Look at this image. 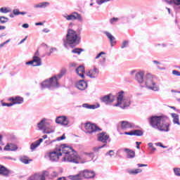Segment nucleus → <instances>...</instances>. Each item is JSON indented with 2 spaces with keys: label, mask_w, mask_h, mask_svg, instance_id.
<instances>
[{
  "label": "nucleus",
  "mask_w": 180,
  "mask_h": 180,
  "mask_svg": "<svg viewBox=\"0 0 180 180\" xmlns=\"http://www.w3.org/2000/svg\"><path fill=\"white\" fill-rule=\"evenodd\" d=\"M148 122L153 129L159 131H169V118L165 115H152Z\"/></svg>",
  "instance_id": "2"
},
{
  "label": "nucleus",
  "mask_w": 180,
  "mask_h": 180,
  "mask_svg": "<svg viewBox=\"0 0 180 180\" xmlns=\"http://www.w3.org/2000/svg\"><path fill=\"white\" fill-rule=\"evenodd\" d=\"M129 46V41L124 40L121 44V49H126Z\"/></svg>",
  "instance_id": "42"
},
{
  "label": "nucleus",
  "mask_w": 180,
  "mask_h": 180,
  "mask_svg": "<svg viewBox=\"0 0 180 180\" xmlns=\"http://www.w3.org/2000/svg\"><path fill=\"white\" fill-rule=\"evenodd\" d=\"M27 180H37L36 174H33L32 176H30Z\"/></svg>",
  "instance_id": "53"
},
{
  "label": "nucleus",
  "mask_w": 180,
  "mask_h": 180,
  "mask_svg": "<svg viewBox=\"0 0 180 180\" xmlns=\"http://www.w3.org/2000/svg\"><path fill=\"white\" fill-rule=\"evenodd\" d=\"M56 123L62 126H68L70 122L65 116H59L56 119Z\"/></svg>",
  "instance_id": "11"
},
{
  "label": "nucleus",
  "mask_w": 180,
  "mask_h": 180,
  "mask_svg": "<svg viewBox=\"0 0 180 180\" xmlns=\"http://www.w3.org/2000/svg\"><path fill=\"white\" fill-rule=\"evenodd\" d=\"M171 116L172 117H173V123L174 124H178L179 126L180 125L179 115L178 114L172 113Z\"/></svg>",
  "instance_id": "27"
},
{
  "label": "nucleus",
  "mask_w": 180,
  "mask_h": 180,
  "mask_svg": "<svg viewBox=\"0 0 180 180\" xmlns=\"http://www.w3.org/2000/svg\"><path fill=\"white\" fill-rule=\"evenodd\" d=\"M4 151H16L18 150V145L13 142H8L4 148Z\"/></svg>",
  "instance_id": "16"
},
{
  "label": "nucleus",
  "mask_w": 180,
  "mask_h": 180,
  "mask_svg": "<svg viewBox=\"0 0 180 180\" xmlns=\"http://www.w3.org/2000/svg\"><path fill=\"white\" fill-rule=\"evenodd\" d=\"M127 172L129 175H137L138 174H141V172H143V170L141 169H127Z\"/></svg>",
  "instance_id": "23"
},
{
  "label": "nucleus",
  "mask_w": 180,
  "mask_h": 180,
  "mask_svg": "<svg viewBox=\"0 0 180 180\" xmlns=\"http://www.w3.org/2000/svg\"><path fill=\"white\" fill-rule=\"evenodd\" d=\"M135 79L139 84L144 82V72H139L136 74Z\"/></svg>",
  "instance_id": "20"
},
{
  "label": "nucleus",
  "mask_w": 180,
  "mask_h": 180,
  "mask_svg": "<svg viewBox=\"0 0 180 180\" xmlns=\"http://www.w3.org/2000/svg\"><path fill=\"white\" fill-rule=\"evenodd\" d=\"M83 155H85L89 158V160H86L84 162H88V161H92V160H94V153L84 152Z\"/></svg>",
  "instance_id": "30"
},
{
  "label": "nucleus",
  "mask_w": 180,
  "mask_h": 180,
  "mask_svg": "<svg viewBox=\"0 0 180 180\" xmlns=\"http://www.w3.org/2000/svg\"><path fill=\"white\" fill-rule=\"evenodd\" d=\"M115 99H116V97L113 96L112 94H109L108 95H105L101 98V101L103 103H112L115 102Z\"/></svg>",
  "instance_id": "10"
},
{
  "label": "nucleus",
  "mask_w": 180,
  "mask_h": 180,
  "mask_svg": "<svg viewBox=\"0 0 180 180\" xmlns=\"http://www.w3.org/2000/svg\"><path fill=\"white\" fill-rule=\"evenodd\" d=\"M124 134H126L127 136H134V134H133V131H125L124 133Z\"/></svg>",
  "instance_id": "57"
},
{
  "label": "nucleus",
  "mask_w": 180,
  "mask_h": 180,
  "mask_svg": "<svg viewBox=\"0 0 180 180\" xmlns=\"http://www.w3.org/2000/svg\"><path fill=\"white\" fill-rule=\"evenodd\" d=\"M1 106H7L8 108H11V106H13L14 103H4L3 100L1 101Z\"/></svg>",
  "instance_id": "40"
},
{
  "label": "nucleus",
  "mask_w": 180,
  "mask_h": 180,
  "mask_svg": "<svg viewBox=\"0 0 180 180\" xmlns=\"http://www.w3.org/2000/svg\"><path fill=\"white\" fill-rule=\"evenodd\" d=\"M37 180H46V177L40 174H36Z\"/></svg>",
  "instance_id": "43"
},
{
  "label": "nucleus",
  "mask_w": 180,
  "mask_h": 180,
  "mask_svg": "<svg viewBox=\"0 0 180 180\" xmlns=\"http://www.w3.org/2000/svg\"><path fill=\"white\" fill-rule=\"evenodd\" d=\"M49 128L46 127V134H50L51 133H54L53 129H48Z\"/></svg>",
  "instance_id": "58"
},
{
  "label": "nucleus",
  "mask_w": 180,
  "mask_h": 180,
  "mask_svg": "<svg viewBox=\"0 0 180 180\" xmlns=\"http://www.w3.org/2000/svg\"><path fill=\"white\" fill-rule=\"evenodd\" d=\"M110 0H97L96 3L98 5H102V4H105V2H109Z\"/></svg>",
  "instance_id": "47"
},
{
  "label": "nucleus",
  "mask_w": 180,
  "mask_h": 180,
  "mask_svg": "<svg viewBox=\"0 0 180 180\" xmlns=\"http://www.w3.org/2000/svg\"><path fill=\"white\" fill-rule=\"evenodd\" d=\"M20 162H22L23 164H29V162H30V161H32V160H29V159L27 158V157H26V156L21 157V158H20Z\"/></svg>",
  "instance_id": "36"
},
{
  "label": "nucleus",
  "mask_w": 180,
  "mask_h": 180,
  "mask_svg": "<svg viewBox=\"0 0 180 180\" xmlns=\"http://www.w3.org/2000/svg\"><path fill=\"white\" fill-rule=\"evenodd\" d=\"M85 133L86 134H94V133H96V131H101L102 129H101L96 124H92L91 122H86L84 125Z\"/></svg>",
  "instance_id": "7"
},
{
  "label": "nucleus",
  "mask_w": 180,
  "mask_h": 180,
  "mask_svg": "<svg viewBox=\"0 0 180 180\" xmlns=\"http://www.w3.org/2000/svg\"><path fill=\"white\" fill-rule=\"evenodd\" d=\"M172 74H173V75H175L176 77H180V72L176 70H172Z\"/></svg>",
  "instance_id": "50"
},
{
  "label": "nucleus",
  "mask_w": 180,
  "mask_h": 180,
  "mask_svg": "<svg viewBox=\"0 0 180 180\" xmlns=\"http://www.w3.org/2000/svg\"><path fill=\"white\" fill-rule=\"evenodd\" d=\"M26 65H32L34 67V63L33 62V59L32 60H30L28 62H26Z\"/></svg>",
  "instance_id": "54"
},
{
  "label": "nucleus",
  "mask_w": 180,
  "mask_h": 180,
  "mask_svg": "<svg viewBox=\"0 0 180 180\" xmlns=\"http://www.w3.org/2000/svg\"><path fill=\"white\" fill-rule=\"evenodd\" d=\"M67 70L65 69H62L60 70V74L57 76H53L52 77L49 78V79H46L45 81L41 83V89H53V88H58L60 86V83H58V79L63 78V76L65 75Z\"/></svg>",
  "instance_id": "4"
},
{
  "label": "nucleus",
  "mask_w": 180,
  "mask_h": 180,
  "mask_svg": "<svg viewBox=\"0 0 180 180\" xmlns=\"http://www.w3.org/2000/svg\"><path fill=\"white\" fill-rule=\"evenodd\" d=\"M41 175H43L46 178V176H49V175H50V174L49 173L48 171H44Z\"/></svg>",
  "instance_id": "55"
},
{
  "label": "nucleus",
  "mask_w": 180,
  "mask_h": 180,
  "mask_svg": "<svg viewBox=\"0 0 180 180\" xmlns=\"http://www.w3.org/2000/svg\"><path fill=\"white\" fill-rule=\"evenodd\" d=\"M122 150L127 153V158H134L136 157V152L134 150L127 148H124Z\"/></svg>",
  "instance_id": "21"
},
{
  "label": "nucleus",
  "mask_w": 180,
  "mask_h": 180,
  "mask_svg": "<svg viewBox=\"0 0 180 180\" xmlns=\"http://www.w3.org/2000/svg\"><path fill=\"white\" fill-rule=\"evenodd\" d=\"M63 16L66 20H79V22H82V16L77 12H73L70 15L65 13Z\"/></svg>",
  "instance_id": "8"
},
{
  "label": "nucleus",
  "mask_w": 180,
  "mask_h": 180,
  "mask_svg": "<svg viewBox=\"0 0 180 180\" xmlns=\"http://www.w3.org/2000/svg\"><path fill=\"white\" fill-rule=\"evenodd\" d=\"M153 64H155V65H157V68H158V70H165V68H160L159 65H161V63H160V61L158 60H153Z\"/></svg>",
  "instance_id": "39"
},
{
  "label": "nucleus",
  "mask_w": 180,
  "mask_h": 180,
  "mask_svg": "<svg viewBox=\"0 0 180 180\" xmlns=\"http://www.w3.org/2000/svg\"><path fill=\"white\" fill-rule=\"evenodd\" d=\"M174 172L175 175H176L177 176H180V168H174Z\"/></svg>",
  "instance_id": "46"
},
{
  "label": "nucleus",
  "mask_w": 180,
  "mask_h": 180,
  "mask_svg": "<svg viewBox=\"0 0 180 180\" xmlns=\"http://www.w3.org/2000/svg\"><path fill=\"white\" fill-rule=\"evenodd\" d=\"M148 150H150L149 154H154L157 148L154 147L153 143H148Z\"/></svg>",
  "instance_id": "31"
},
{
  "label": "nucleus",
  "mask_w": 180,
  "mask_h": 180,
  "mask_svg": "<svg viewBox=\"0 0 180 180\" xmlns=\"http://www.w3.org/2000/svg\"><path fill=\"white\" fill-rule=\"evenodd\" d=\"M69 179L71 180H81L82 179V174H81V172L75 175H70L69 176Z\"/></svg>",
  "instance_id": "28"
},
{
  "label": "nucleus",
  "mask_w": 180,
  "mask_h": 180,
  "mask_svg": "<svg viewBox=\"0 0 180 180\" xmlns=\"http://www.w3.org/2000/svg\"><path fill=\"white\" fill-rule=\"evenodd\" d=\"M106 156H109L110 157V158H112L113 157V155H115V150H108L106 153H105Z\"/></svg>",
  "instance_id": "41"
},
{
  "label": "nucleus",
  "mask_w": 180,
  "mask_h": 180,
  "mask_svg": "<svg viewBox=\"0 0 180 180\" xmlns=\"http://www.w3.org/2000/svg\"><path fill=\"white\" fill-rule=\"evenodd\" d=\"M56 140L50 141V140H46L44 142V146H50V144H52V143H54Z\"/></svg>",
  "instance_id": "49"
},
{
  "label": "nucleus",
  "mask_w": 180,
  "mask_h": 180,
  "mask_svg": "<svg viewBox=\"0 0 180 180\" xmlns=\"http://www.w3.org/2000/svg\"><path fill=\"white\" fill-rule=\"evenodd\" d=\"M156 146H158L159 147H161L162 148H167V146H165L164 145H162V143L161 142L157 143Z\"/></svg>",
  "instance_id": "56"
},
{
  "label": "nucleus",
  "mask_w": 180,
  "mask_h": 180,
  "mask_svg": "<svg viewBox=\"0 0 180 180\" xmlns=\"http://www.w3.org/2000/svg\"><path fill=\"white\" fill-rule=\"evenodd\" d=\"M51 176H53V178H56V176H57L58 175V173H57V172H53L51 174Z\"/></svg>",
  "instance_id": "59"
},
{
  "label": "nucleus",
  "mask_w": 180,
  "mask_h": 180,
  "mask_svg": "<svg viewBox=\"0 0 180 180\" xmlns=\"http://www.w3.org/2000/svg\"><path fill=\"white\" fill-rule=\"evenodd\" d=\"M46 120H47L46 118H43L38 124L37 127L39 130H43L45 127H47L46 126Z\"/></svg>",
  "instance_id": "26"
},
{
  "label": "nucleus",
  "mask_w": 180,
  "mask_h": 180,
  "mask_svg": "<svg viewBox=\"0 0 180 180\" xmlns=\"http://www.w3.org/2000/svg\"><path fill=\"white\" fill-rule=\"evenodd\" d=\"M81 43V36L77 33L74 30L69 28L66 34V38L63 39V46L65 49L70 47H75Z\"/></svg>",
  "instance_id": "3"
},
{
  "label": "nucleus",
  "mask_w": 180,
  "mask_h": 180,
  "mask_svg": "<svg viewBox=\"0 0 180 180\" xmlns=\"http://www.w3.org/2000/svg\"><path fill=\"white\" fill-rule=\"evenodd\" d=\"M9 22V18L5 16H0V23L4 25L5 23H8Z\"/></svg>",
  "instance_id": "34"
},
{
  "label": "nucleus",
  "mask_w": 180,
  "mask_h": 180,
  "mask_svg": "<svg viewBox=\"0 0 180 180\" xmlns=\"http://www.w3.org/2000/svg\"><path fill=\"white\" fill-rule=\"evenodd\" d=\"M22 27H23L24 29H27L29 27V24L25 23L22 25Z\"/></svg>",
  "instance_id": "64"
},
{
  "label": "nucleus",
  "mask_w": 180,
  "mask_h": 180,
  "mask_svg": "<svg viewBox=\"0 0 180 180\" xmlns=\"http://www.w3.org/2000/svg\"><path fill=\"white\" fill-rule=\"evenodd\" d=\"M137 167H148V165H146V164H137Z\"/></svg>",
  "instance_id": "61"
},
{
  "label": "nucleus",
  "mask_w": 180,
  "mask_h": 180,
  "mask_svg": "<svg viewBox=\"0 0 180 180\" xmlns=\"http://www.w3.org/2000/svg\"><path fill=\"white\" fill-rule=\"evenodd\" d=\"M117 20H119V18H112L110 20V23L111 25H115V23H116L117 22Z\"/></svg>",
  "instance_id": "45"
},
{
  "label": "nucleus",
  "mask_w": 180,
  "mask_h": 180,
  "mask_svg": "<svg viewBox=\"0 0 180 180\" xmlns=\"http://www.w3.org/2000/svg\"><path fill=\"white\" fill-rule=\"evenodd\" d=\"M82 176L86 179H92L96 176V174L94 170L85 169L83 172H81Z\"/></svg>",
  "instance_id": "12"
},
{
  "label": "nucleus",
  "mask_w": 180,
  "mask_h": 180,
  "mask_svg": "<svg viewBox=\"0 0 180 180\" xmlns=\"http://www.w3.org/2000/svg\"><path fill=\"white\" fill-rule=\"evenodd\" d=\"M134 136H137L139 137L143 136L144 134V131L141 129H135L133 131Z\"/></svg>",
  "instance_id": "32"
},
{
  "label": "nucleus",
  "mask_w": 180,
  "mask_h": 180,
  "mask_svg": "<svg viewBox=\"0 0 180 180\" xmlns=\"http://www.w3.org/2000/svg\"><path fill=\"white\" fill-rule=\"evenodd\" d=\"M106 54V53L101 51L96 56V60H98L99 58L102 57V56Z\"/></svg>",
  "instance_id": "51"
},
{
  "label": "nucleus",
  "mask_w": 180,
  "mask_h": 180,
  "mask_svg": "<svg viewBox=\"0 0 180 180\" xmlns=\"http://www.w3.org/2000/svg\"><path fill=\"white\" fill-rule=\"evenodd\" d=\"M61 140H65V134H63V136H59L56 139L57 141H61Z\"/></svg>",
  "instance_id": "52"
},
{
  "label": "nucleus",
  "mask_w": 180,
  "mask_h": 180,
  "mask_svg": "<svg viewBox=\"0 0 180 180\" xmlns=\"http://www.w3.org/2000/svg\"><path fill=\"white\" fill-rule=\"evenodd\" d=\"M145 85L148 89L152 91H160V87L155 84L153 75L148 73L145 77Z\"/></svg>",
  "instance_id": "6"
},
{
  "label": "nucleus",
  "mask_w": 180,
  "mask_h": 180,
  "mask_svg": "<svg viewBox=\"0 0 180 180\" xmlns=\"http://www.w3.org/2000/svg\"><path fill=\"white\" fill-rule=\"evenodd\" d=\"M13 13L15 16H18L20 15V11H19V9L16 8V9L13 10Z\"/></svg>",
  "instance_id": "48"
},
{
  "label": "nucleus",
  "mask_w": 180,
  "mask_h": 180,
  "mask_svg": "<svg viewBox=\"0 0 180 180\" xmlns=\"http://www.w3.org/2000/svg\"><path fill=\"white\" fill-rule=\"evenodd\" d=\"M109 139V135H106L105 132H102L98 134V141H101V143H103L105 144L108 143V140Z\"/></svg>",
  "instance_id": "17"
},
{
  "label": "nucleus",
  "mask_w": 180,
  "mask_h": 180,
  "mask_svg": "<svg viewBox=\"0 0 180 180\" xmlns=\"http://www.w3.org/2000/svg\"><path fill=\"white\" fill-rule=\"evenodd\" d=\"M8 101L14 103V105H22V103L25 102V99L23 98V97H21L20 96L10 97L8 98Z\"/></svg>",
  "instance_id": "13"
},
{
  "label": "nucleus",
  "mask_w": 180,
  "mask_h": 180,
  "mask_svg": "<svg viewBox=\"0 0 180 180\" xmlns=\"http://www.w3.org/2000/svg\"><path fill=\"white\" fill-rule=\"evenodd\" d=\"M105 146H106V143H103L102 146H96L93 148V150L94 151V153H99V150H101V148H103V147H105Z\"/></svg>",
  "instance_id": "38"
},
{
  "label": "nucleus",
  "mask_w": 180,
  "mask_h": 180,
  "mask_svg": "<svg viewBox=\"0 0 180 180\" xmlns=\"http://www.w3.org/2000/svg\"><path fill=\"white\" fill-rule=\"evenodd\" d=\"M99 104L96 106V105H90L88 103H83L82 105L78 106V108H85L86 109H96L99 108Z\"/></svg>",
  "instance_id": "25"
},
{
  "label": "nucleus",
  "mask_w": 180,
  "mask_h": 180,
  "mask_svg": "<svg viewBox=\"0 0 180 180\" xmlns=\"http://www.w3.org/2000/svg\"><path fill=\"white\" fill-rule=\"evenodd\" d=\"M12 10L6 8V7H1L0 8V12L1 13H9V12H11Z\"/></svg>",
  "instance_id": "37"
},
{
  "label": "nucleus",
  "mask_w": 180,
  "mask_h": 180,
  "mask_svg": "<svg viewBox=\"0 0 180 180\" xmlns=\"http://www.w3.org/2000/svg\"><path fill=\"white\" fill-rule=\"evenodd\" d=\"M139 126L135 125L134 124L128 121L121 122V129H122V130H126L127 129H139Z\"/></svg>",
  "instance_id": "9"
},
{
  "label": "nucleus",
  "mask_w": 180,
  "mask_h": 180,
  "mask_svg": "<svg viewBox=\"0 0 180 180\" xmlns=\"http://www.w3.org/2000/svg\"><path fill=\"white\" fill-rule=\"evenodd\" d=\"M9 140L11 141L10 143H15L16 142V136L15 135H11Z\"/></svg>",
  "instance_id": "44"
},
{
  "label": "nucleus",
  "mask_w": 180,
  "mask_h": 180,
  "mask_svg": "<svg viewBox=\"0 0 180 180\" xmlns=\"http://www.w3.org/2000/svg\"><path fill=\"white\" fill-rule=\"evenodd\" d=\"M41 143H43V139L40 138L39 140L31 143L30 150H32V151H34V150H36V148H37V147H39Z\"/></svg>",
  "instance_id": "22"
},
{
  "label": "nucleus",
  "mask_w": 180,
  "mask_h": 180,
  "mask_svg": "<svg viewBox=\"0 0 180 180\" xmlns=\"http://www.w3.org/2000/svg\"><path fill=\"white\" fill-rule=\"evenodd\" d=\"M75 86L79 91H85L88 88V83H86L85 80L82 79L77 82Z\"/></svg>",
  "instance_id": "15"
},
{
  "label": "nucleus",
  "mask_w": 180,
  "mask_h": 180,
  "mask_svg": "<svg viewBox=\"0 0 180 180\" xmlns=\"http://www.w3.org/2000/svg\"><path fill=\"white\" fill-rule=\"evenodd\" d=\"M165 2H167V4H168L169 5H172V4H174V0H165Z\"/></svg>",
  "instance_id": "62"
},
{
  "label": "nucleus",
  "mask_w": 180,
  "mask_h": 180,
  "mask_svg": "<svg viewBox=\"0 0 180 180\" xmlns=\"http://www.w3.org/2000/svg\"><path fill=\"white\" fill-rule=\"evenodd\" d=\"M131 104V101L129 98H124V91H120L117 93V103L114 105L116 108H120V109H126L129 108Z\"/></svg>",
  "instance_id": "5"
},
{
  "label": "nucleus",
  "mask_w": 180,
  "mask_h": 180,
  "mask_svg": "<svg viewBox=\"0 0 180 180\" xmlns=\"http://www.w3.org/2000/svg\"><path fill=\"white\" fill-rule=\"evenodd\" d=\"M39 56H40V53L39 52V50H37V51L34 53L33 57H39Z\"/></svg>",
  "instance_id": "63"
},
{
  "label": "nucleus",
  "mask_w": 180,
  "mask_h": 180,
  "mask_svg": "<svg viewBox=\"0 0 180 180\" xmlns=\"http://www.w3.org/2000/svg\"><path fill=\"white\" fill-rule=\"evenodd\" d=\"M174 5H176V6H179L180 5V0H174Z\"/></svg>",
  "instance_id": "60"
},
{
  "label": "nucleus",
  "mask_w": 180,
  "mask_h": 180,
  "mask_svg": "<svg viewBox=\"0 0 180 180\" xmlns=\"http://www.w3.org/2000/svg\"><path fill=\"white\" fill-rule=\"evenodd\" d=\"M32 60L34 62V67H40L41 65V58L37 56H33Z\"/></svg>",
  "instance_id": "24"
},
{
  "label": "nucleus",
  "mask_w": 180,
  "mask_h": 180,
  "mask_svg": "<svg viewBox=\"0 0 180 180\" xmlns=\"http://www.w3.org/2000/svg\"><path fill=\"white\" fill-rule=\"evenodd\" d=\"M103 34L108 37L111 44V46L113 47L116 44V38L112 35V34L108 31H104Z\"/></svg>",
  "instance_id": "18"
},
{
  "label": "nucleus",
  "mask_w": 180,
  "mask_h": 180,
  "mask_svg": "<svg viewBox=\"0 0 180 180\" xmlns=\"http://www.w3.org/2000/svg\"><path fill=\"white\" fill-rule=\"evenodd\" d=\"M75 72L77 74H79L80 72H85V68L84 65H79L77 68H76Z\"/></svg>",
  "instance_id": "33"
},
{
  "label": "nucleus",
  "mask_w": 180,
  "mask_h": 180,
  "mask_svg": "<svg viewBox=\"0 0 180 180\" xmlns=\"http://www.w3.org/2000/svg\"><path fill=\"white\" fill-rule=\"evenodd\" d=\"M65 154L62 159L63 162H72L73 164H79L80 158L77 151L72 147L64 143L57 146L53 150L49 153V160L51 162H58L60 157Z\"/></svg>",
  "instance_id": "1"
},
{
  "label": "nucleus",
  "mask_w": 180,
  "mask_h": 180,
  "mask_svg": "<svg viewBox=\"0 0 180 180\" xmlns=\"http://www.w3.org/2000/svg\"><path fill=\"white\" fill-rule=\"evenodd\" d=\"M49 5H50V3L49 1H44V2H41V3L35 5L34 8H47V6H49Z\"/></svg>",
  "instance_id": "29"
},
{
  "label": "nucleus",
  "mask_w": 180,
  "mask_h": 180,
  "mask_svg": "<svg viewBox=\"0 0 180 180\" xmlns=\"http://www.w3.org/2000/svg\"><path fill=\"white\" fill-rule=\"evenodd\" d=\"M12 174V172L5 166L0 165V175H3V176H8Z\"/></svg>",
  "instance_id": "19"
},
{
  "label": "nucleus",
  "mask_w": 180,
  "mask_h": 180,
  "mask_svg": "<svg viewBox=\"0 0 180 180\" xmlns=\"http://www.w3.org/2000/svg\"><path fill=\"white\" fill-rule=\"evenodd\" d=\"M82 51H84L83 49L81 48H75L72 51V53H73L74 54H78V56H79V54H81V53H82Z\"/></svg>",
  "instance_id": "35"
},
{
  "label": "nucleus",
  "mask_w": 180,
  "mask_h": 180,
  "mask_svg": "<svg viewBox=\"0 0 180 180\" xmlns=\"http://www.w3.org/2000/svg\"><path fill=\"white\" fill-rule=\"evenodd\" d=\"M86 75L87 77H89V78H97V77L99 75V69L94 66L93 69L88 72Z\"/></svg>",
  "instance_id": "14"
}]
</instances>
